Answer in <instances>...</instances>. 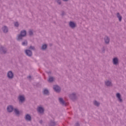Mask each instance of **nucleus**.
I'll use <instances>...</instances> for the list:
<instances>
[{
	"mask_svg": "<svg viewBox=\"0 0 126 126\" xmlns=\"http://www.w3.org/2000/svg\"><path fill=\"white\" fill-rule=\"evenodd\" d=\"M25 36H26V31H22L20 35L18 36L17 40H21V39H22V37H24Z\"/></svg>",
	"mask_w": 126,
	"mask_h": 126,
	"instance_id": "nucleus-1",
	"label": "nucleus"
},
{
	"mask_svg": "<svg viewBox=\"0 0 126 126\" xmlns=\"http://www.w3.org/2000/svg\"><path fill=\"white\" fill-rule=\"evenodd\" d=\"M53 88L56 92H60L61 91V88L58 86H54Z\"/></svg>",
	"mask_w": 126,
	"mask_h": 126,
	"instance_id": "nucleus-2",
	"label": "nucleus"
},
{
	"mask_svg": "<svg viewBox=\"0 0 126 126\" xmlns=\"http://www.w3.org/2000/svg\"><path fill=\"white\" fill-rule=\"evenodd\" d=\"M26 54L29 57H31L32 56V52L29 50H26Z\"/></svg>",
	"mask_w": 126,
	"mask_h": 126,
	"instance_id": "nucleus-3",
	"label": "nucleus"
},
{
	"mask_svg": "<svg viewBox=\"0 0 126 126\" xmlns=\"http://www.w3.org/2000/svg\"><path fill=\"white\" fill-rule=\"evenodd\" d=\"M37 111L38 113H40V114H42L44 113V108L41 107H38L37 108Z\"/></svg>",
	"mask_w": 126,
	"mask_h": 126,
	"instance_id": "nucleus-4",
	"label": "nucleus"
},
{
	"mask_svg": "<svg viewBox=\"0 0 126 126\" xmlns=\"http://www.w3.org/2000/svg\"><path fill=\"white\" fill-rule=\"evenodd\" d=\"M7 76L8 78H12V77H13V73H12V72L9 71L7 73Z\"/></svg>",
	"mask_w": 126,
	"mask_h": 126,
	"instance_id": "nucleus-5",
	"label": "nucleus"
},
{
	"mask_svg": "<svg viewBox=\"0 0 126 126\" xmlns=\"http://www.w3.org/2000/svg\"><path fill=\"white\" fill-rule=\"evenodd\" d=\"M19 100L20 102H23L25 100V98L24 97V96L23 95H20L19 96Z\"/></svg>",
	"mask_w": 126,
	"mask_h": 126,
	"instance_id": "nucleus-6",
	"label": "nucleus"
},
{
	"mask_svg": "<svg viewBox=\"0 0 126 126\" xmlns=\"http://www.w3.org/2000/svg\"><path fill=\"white\" fill-rule=\"evenodd\" d=\"M7 110L8 112L10 113V112H12V111H13V107H12V106H8Z\"/></svg>",
	"mask_w": 126,
	"mask_h": 126,
	"instance_id": "nucleus-7",
	"label": "nucleus"
},
{
	"mask_svg": "<svg viewBox=\"0 0 126 126\" xmlns=\"http://www.w3.org/2000/svg\"><path fill=\"white\" fill-rule=\"evenodd\" d=\"M104 41L106 44H109V42H110V39H109V37L106 36L104 38Z\"/></svg>",
	"mask_w": 126,
	"mask_h": 126,
	"instance_id": "nucleus-8",
	"label": "nucleus"
},
{
	"mask_svg": "<svg viewBox=\"0 0 126 126\" xmlns=\"http://www.w3.org/2000/svg\"><path fill=\"white\" fill-rule=\"evenodd\" d=\"M69 26L70 27H71V28H74V27H75V24L74 23L70 22L69 23Z\"/></svg>",
	"mask_w": 126,
	"mask_h": 126,
	"instance_id": "nucleus-9",
	"label": "nucleus"
},
{
	"mask_svg": "<svg viewBox=\"0 0 126 126\" xmlns=\"http://www.w3.org/2000/svg\"><path fill=\"white\" fill-rule=\"evenodd\" d=\"M25 119L27 121H31V116L29 115H26L25 117Z\"/></svg>",
	"mask_w": 126,
	"mask_h": 126,
	"instance_id": "nucleus-10",
	"label": "nucleus"
},
{
	"mask_svg": "<svg viewBox=\"0 0 126 126\" xmlns=\"http://www.w3.org/2000/svg\"><path fill=\"white\" fill-rule=\"evenodd\" d=\"M116 96L118 97L119 101L122 102V98H121V94L119 93L117 94Z\"/></svg>",
	"mask_w": 126,
	"mask_h": 126,
	"instance_id": "nucleus-11",
	"label": "nucleus"
},
{
	"mask_svg": "<svg viewBox=\"0 0 126 126\" xmlns=\"http://www.w3.org/2000/svg\"><path fill=\"white\" fill-rule=\"evenodd\" d=\"M119 62V60L117 58L113 59V63L114 64H117Z\"/></svg>",
	"mask_w": 126,
	"mask_h": 126,
	"instance_id": "nucleus-12",
	"label": "nucleus"
},
{
	"mask_svg": "<svg viewBox=\"0 0 126 126\" xmlns=\"http://www.w3.org/2000/svg\"><path fill=\"white\" fill-rule=\"evenodd\" d=\"M105 85L107 86H111L112 85V83L109 81H107L105 82Z\"/></svg>",
	"mask_w": 126,
	"mask_h": 126,
	"instance_id": "nucleus-13",
	"label": "nucleus"
},
{
	"mask_svg": "<svg viewBox=\"0 0 126 126\" xmlns=\"http://www.w3.org/2000/svg\"><path fill=\"white\" fill-rule=\"evenodd\" d=\"M2 30L4 32V33H6V32H7V31H8L7 28L5 26H4L2 28Z\"/></svg>",
	"mask_w": 126,
	"mask_h": 126,
	"instance_id": "nucleus-14",
	"label": "nucleus"
},
{
	"mask_svg": "<svg viewBox=\"0 0 126 126\" xmlns=\"http://www.w3.org/2000/svg\"><path fill=\"white\" fill-rule=\"evenodd\" d=\"M43 94H45V95H48L49 94V91L47 89H44L43 91Z\"/></svg>",
	"mask_w": 126,
	"mask_h": 126,
	"instance_id": "nucleus-15",
	"label": "nucleus"
},
{
	"mask_svg": "<svg viewBox=\"0 0 126 126\" xmlns=\"http://www.w3.org/2000/svg\"><path fill=\"white\" fill-rule=\"evenodd\" d=\"M59 101H60L61 104H62V105H64V101H63V98H60Z\"/></svg>",
	"mask_w": 126,
	"mask_h": 126,
	"instance_id": "nucleus-16",
	"label": "nucleus"
},
{
	"mask_svg": "<svg viewBox=\"0 0 126 126\" xmlns=\"http://www.w3.org/2000/svg\"><path fill=\"white\" fill-rule=\"evenodd\" d=\"M117 16L118 18H119V21H122V16H121V15H120V13H118L117 14Z\"/></svg>",
	"mask_w": 126,
	"mask_h": 126,
	"instance_id": "nucleus-17",
	"label": "nucleus"
},
{
	"mask_svg": "<svg viewBox=\"0 0 126 126\" xmlns=\"http://www.w3.org/2000/svg\"><path fill=\"white\" fill-rule=\"evenodd\" d=\"M48 81L49 82H52V81H54V78L52 77H49Z\"/></svg>",
	"mask_w": 126,
	"mask_h": 126,
	"instance_id": "nucleus-18",
	"label": "nucleus"
},
{
	"mask_svg": "<svg viewBox=\"0 0 126 126\" xmlns=\"http://www.w3.org/2000/svg\"><path fill=\"white\" fill-rule=\"evenodd\" d=\"M14 112H15V114L16 115H17V116H18V115H19V111H18V110H17V109H14Z\"/></svg>",
	"mask_w": 126,
	"mask_h": 126,
	"instance_id": "nucleus-19",
	"label": "nucleus"
},
{
	"mask_svg": "<svg viewBox=\"0 0 126 126\" xmlns=\"http://www.w3.org/2000/svg\"><path fill=\"white\" fill-rule=\"evenodd\" d=\"M94 104L95 105V106H99L100 105V103H99V102H97L96 101H94Z\"/></svg>",
	"mask_w": 126,
	"mask_h": 126,
	"instance_id": "nucleus-20",
	"label": "nucleus"
},
{
	"mask_svg": "<svg viewBox=\"0 0 126 126\" xmlns=\"http://www.w3.org/2000/svg\"><path fill=\"white\" fill-rule=\"evenodd\" d=\"M47 48V45L46 44H44V45H43L42 46V50H45Z\"/></svg>",
	"mask_w": 126,
	"mask_h": 126,
	"instance_id": "nucleus-21",
	"label": "nucleus"
},
{
	"mask_svg": "<svg viewBox=\"0 0 126 126\" xmlns=\"http://www.w3.org/2000/svg\"><path fill=\"white\" fill-rule=\"evenodd\" d=\"M0 50L1 51H2L3 54H5V52H4V50H3V47H1Z\"/></svg>",
	"mask_w": 126,
	"mask_h": 126,
	"instance_id": "nucleus-22",
	"label": "nucleus"
},
{
	"mask_svg": "<svg viewBox=\"0 0 126 126\" xmlns=\"http://www.w3.org/2000/svg\"><path fill=\"white\" fill-rule=\"evenodd\" d=\"M23 46H26V45H27V41H25L22 43Z\"/></svg>",
	"mask_w": 126,
	"mask_h": 126,
	"instance_id": "nucleus-23",
	"label": "nucleus"
},
{
	"mask_svg": "<svg viewBox=\"0 0 126 126\" xmlns=\"http://www.w3.org/2000/svg\"><path fill=\"white\" fill-rule=\"evenodd\" d=\"M18 25H19V24H18V22L15 23L14 26H15L16 27H18Z\"/></svg>",
	"mask_w": 126,
	"mask_h": 126,
	"instance_id": "nucleus-24",
	"label": "nucleus"
},
{
	"mask_svg": "<svg viewBox=\"0 0 126 126\" xmlns=\"http://www.w3.org/2000/svg\"><path fill=\"white\" fill-rule=\"evenodd\" d=\"M29 34H30V36L32 35L33 34V32H32V31H30Z\"/></svg>",
	"mask_w": 126,
	"mask_h": 126,
	"instance_id": "nucleus-25",
	"label": "nucleus"
},
{
	"mask_svg": "<svg viewBox=\"0 0 126 126\" xmlns=\"http://www.w3.org/2000/svg\"><path fill=\"white\" fill-rule=\"evenodd\" d=\"M75 96V94H73L70 95V97L71 98V97H74Z\"/></svg>",
	"mask_w": 126,
	"mask_h": 126,
	"instance_id": "nucleus-26",
	"label": "nucleus"
},
{
	"mask_svg": "<svg viewBox=\"0 0 126 126\" xmlns=\"http://www.w3.org/2000/svg\"><path fill=\"white\" fill-rule=\"evenodd\" d=\"M30 49L31 50H34V47H33V46H31V47H30Z\"/></svg>",
	"mask_w": 126,
	"mask_h": 126,
	"instance_id": "nucleus-27",
	"label": "nucleus"
},
{
	"mask_svg": "<svg viewBox=\"0 0 126 126\" xmlns=\"http://www.w3.org/2000/svg\"><path fill=\"white\" fill-rule=\"evenodd\" d=\"M57 2H58L59 4H61V0H58Z\"/></svg>",
	"mask_w": 126,
	"mask_h": 126,
	"instance_id": "nucleus-28",
	"label": "nucleus"
},
{
	"mask_svg": "<svg viewBox=\"0 0 126 126\" xmlns=\"http://www.w3.org/2000/svg\"><path fill=\"white\" fill-rule=\"evenodd\" d=\"M28 78H29V79H31V76H29L28 77Z\"/></svg>",
	"mask_w": 126,
	"mask_h": 126,
	"instance_id": "nucleus-29",
	"label": "nucleus"
},
{
	"mask_svg": "<svg viewBox=\"0 0 126 126\" xmlns=\"http://www.w3.org/2000/svg\"><path fill=\"white\" fill-rule=\"evenodd\" d=\"M64 0V1H66V0Z\"/></svg>",
	"mask_w": 126,
	"mask_h": 126,
	"instance_id": "nucleus-30",
	"label": "nucleus"
}]
</instances>
